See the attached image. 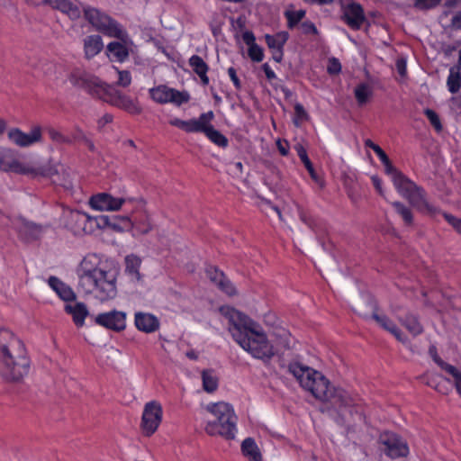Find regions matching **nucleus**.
Instances as JSON below:
<instances>
[{
    "mask_svg": "<svg viewBox=\"0 0 461 461\" xmlns=\"http://www.w3.org/2000/svg\"><path fill=\"white\" fill-rule=\"evenodd\" d=\"M69 83L86 91L94 98L101 99L107 83L81 68H74L68 76Z\"/></svg>",
    "mask_w": 461,
    "mask_h": 461,
    "instance_id": "nucleus-10",
    "label": "nucleus"
},
{
    "mask_svg": "<svg viewBox=\"0 0 461 461\" xmlns=\"http://www.w3.org/2000/svg\"><path fill=\"white\" fill-rule=\"evenodd\" d=\"M262 69L265 72L267 78L271 81L276 77V73L271 69L267 63L262 65Z\"/></svg>",
    "mask_w": 461,
    "mask_h": 461,
    "instance_id": "nucleus-57",
    "label": "nucleus"
},
{
    "mask_svg": "<svg viewBox=\"0 0 461 461\" xmlns=\"http://www.w3.org/2000/svg\"><path fill=\"white\" fill-rule=\"evenodd\" d=\"M341 70V65L336 58H331L329 59L327 71L330 75L339 74Z\"/></svg>",
    "mask_w": 461,
    "mask_h": 461,
    "instance_id": "nucleus-50",
    "label": "nucleus"
},
{
    "mask_svg": "<svg viewBox=\"0 0 461 461\" xmlns=\"http://www.w3.org/2000/svg\"><path fill=\"white\" fill-rule=\"evenodd\" d=\"M113 116L110 113L104 114L98 121L97 126L98 129H103L106 124L111 123L113 122Z\"/></svg>",
    "mask_w": 461,
    "mask_h": 461,
    "instance_id": "nucleus-56",
    "label": "nucleus"
},
{
    "mask_svg": "<svg viewBox=\"0 0 461 461\" xmlns=\"http://www.w3.org/2000/svg\"><path fill=\"white\" fill-rule=\"evenodd\" d=\"M135 327L142 332L153 333L158 330L160 321L157 316L149 312H137L134 315Z\"/></svg>",
    "mask_w": 461,
    "mask_h": 461,
    "instance_id": "nucleus-24",
    "label": "nucleus"
},
{
    "mask_svg": "<svg viewBox=\"0 0 461 461\" xmlns=\"http://www.w3.org/2000/svg\"><path fill=\"white\" fill-rule=\"evenodd\" d=\"M118 73V79L116 85L122 87H127L131 83V75L128 70H120L116 68Z\"/></svg>",
    "mask_w": 461,
    "mask_h": 461,
    "instance_id": "nucleus-47",
    "label": "nucleus"
},
{
    "mask_svg": "<svg viewBox=\"0 0 461 461\" xmlns=\"http://www.w3.org/2000/svg\"><path fill=\"white\" fill-rule=\"evenodd\" d=\"M241 453L249 461H263L261 452L252 438H247L242 441Z\"/></svg>",
    "mask_w": 461,
    "mask_h": 461,
    "instance_id": "nucleus-31",
    "label": "nucleus"
},
{
    "mask_svg": "<svg viewBox=\"0 0 461 461\" xmlns=\"http://www.w3.org/2000/svg\"><path fill=\"white\" fill-rule=\"evenodd\" d=\"M102 38L99 35H91L85 40L84 50L86 59H92L103 50Z\"/></svg>",
    "mask_w": 461,
    "mask_h": 461,
    "instance_id": "nucleus-33",
    "label": "nucleus"
},
{
    "mask_svg": "<svg viewBox=\"0 0 461 461\" xmlns=\"http://www.w3.org/2000/svg\"><path fill=\"white\" fill-rule=\"evenodd\" d=\"M65 311L73 318V321L77 327H82L86 317L88 315V310L85 303H76L75 304H67Z\"/></svg>",
    "mask_w": 461,
    "mask_h": 461,
    "instance_id": "nucleus-28",
    "label": "nucleus"
},
{
    "mask_svg": "<svg viewBox=\"0 0 461 461\" xmlns=\"http://www.w3.org/2000/svg\"><path fill=\"white\" fill-rule=\"evenodd\" d=\"M392 205L394 208L397 214H399L402 217L405 226H413L414 216L410 207L406 206L404 203L401 202H393L392 203Z\"/></svg>",
    "mask_w": 461,
    "mask_h": 461,
    "instance_id": "nucleus-36",
    "label": "nucleus"
},
{
    "mask_svg": "<svg viewBox=\"0 0 461 461\" xmlns=\"http://www.w3.org/2000/svg\"><path fill=\"white\" fill-rule=\"evenodd\" d=\"M42 227L33 222H23L20 227V234L28 241L40 239Z\"/></svg>",
    "mask_w": 461,
    "mask_h": 461,
    "instance_id": "nucleus-34",
    "label": "nucleus"
},
{
    "mask_svg": "<svg viewBox=\"0 0 461 461\" xmlns=\"http://www.w3.org/2000/svg\"><path fill=\"white\" fill-rule=\"evenodd\" d=\"M444 219L453 227V229L461 235V218H457L450 213L443 212Z\"/></svg>",
    "mask_w": 461,
    "mask_h": 461,
    "instance_id": "nucleus-49",
    "label": "nucleus"
},
{
    "mask_svg": "<svg viewBox=\"0 0 461 461\" xmlns=\"http://www.w3.org/2000/svg\"><path fill=\"white\" fill-rule=\"evenodd\" d=\"M31 367L25 344L13 331L0 328V377L9 384H22Z\"/></svg>",
    "mask_w": 461,
    "mask_h": 461,
    "instance_id": "nucleus-2",
    "label": "nucleus"
},
{
    "mask_svg": "<svg viewBox=\"0 0 461 461\" xmlns=\"http://www.w3.org/2000/svg\"><path fill=\"white\" fill-rule=\"evenodd\" d=\"M424 114L427 116V118L429 119L430 124L433 126L435 131L437 132H440L443 129V126H442V123L440 122V119H439L438 113L435 111H433L429 108H427L424 110Z\"/></svg>",
    "mask_w": 461,
    "mask_h": 461,
    "instance_id": "nucleus-46",
    "label": "nucleus"
},
{
    "mask_svg": "<svg viewBox=\"0 0 461 461\" xmlns=\"http://www.w3.org/2000/svg\"><path fill=\"white\" fill-rule=\"evenodd\" d=\"M48 283L62 300L70 302L76 299V294L73 290L58 277L50 276Z\"/></svg>",
    "mask_w": 461,
    "mask_h": 461,
    "instance_id": "nucleus-27",
    "label": "nucleus"
},
{
    "mask_svg": "<svg viewBox=\"0 0 461 461\" xmlns=\"http://www.w3.org/2000/svg\"><path fill=\"white\" fill-rule=\"evenodd\" d=\"M100 100L132 114H140L141 113V108L137 102L133 101L130 96L122 94L110 84H107Z\"/></svg>",
    "mask_w": 461,
    "mask_h": 461,
    "instance_id": "nucleus-11",
    "label": "nucleus"
},
{
    "mask_svg": "<svg viewBox=\"0 0 461 461\" xmlns=\"http://www.w3.org/2000/svg\"><path fill=\"white\" fill-rule=\"evenodd\" d=\"M299 216L302 221H303L310 228L313 229L315 226V219L310 215L307 212L303 209L299 210Z\"/></svg>",
    "mask_w": 461,
    "mask_h": 461,
    "instance_id": "nucleus-51",
    "label": "nucleus"
},
{
    "mask_svg": "<svg viewBox=\"0 0 461 461\" xmlns=\"http://www.w3.org/2000/svg\"><path fill=\"white\" fill-rule=\"evenodd\" d=\"M46 131H47L50 140H53L54 142H57L59 144H71L72 143V140L70 138L63 135L60 131H59L58 130H56L52 127L47 128Z\"/></svg>",
    "mask_w": 461,
    "mask_h": 461,
    "instance_id": "nucleus-44",
    "label": "nucleus"
},
{
    "mask_svg": "<svg viewBox=\"0 0 461 461\" xmlns=\"http://www.w3.org/2000/svg\"><path fill=\"white\" fill-rule=\"evenodd\" d=\"M50 7L68 15L71 20L78 19L83 12L77 0H50Z\"/></svg>",
    "mask_w": 461,
    "mask_h": 461,
    "instance_id": "nucleus-23",
    "label": "nucleus"
},
{
    "mask_svg": "<svg viewBox=\"0 0 461 461\" xmlns=\"http://www.w3.org/2000/svg\"><path fill=\"white\" fill-rule=\"evenodd\" d=\"M214 118L212 111L202 113L197 119L184 121L174 118L169 124L181 129L187 133L203 132L215 145L220 148H226L229 144L228 139L219 131L214 129L212 121Z\"/></svg>",
    "mask_w": 461,
    "mask_h": 461,
    "instance_id": "nucleus-7",
    "label": "nucleus"
},
{
    "mask_svg": "<svg viewBox=\"0 0 461 461\" xmlns=\"http://www.w3.org/2000/svg\"><path fill=\"white\" fill-rule=\"evenodd\" d=\"M78 286L85 294H91L100 302L112 300L117 294L115 274L101 267L86 269L82 266Z\"/></svg>",
    "mask_w": 461,
    "mask_h": 461,
    "instance_id": "nucleus-3",
    "label": "nucleus"
},
{
    "mask_svg": "<svg viewBox=\"0 0 461 461\" xmlns=\"http://www.w3.org/2000/svg\"><path fill=\"white\" fill-rule=\"evenodd\" d=\"M126 312L113 310L97 314L95 317V322L107 330L121 332L126 329Z\"/></svg>",
    "mask_w": 461,
    "mask_h": 461,
    "instance_id": "nucleus-18",
    "label": "nucleus"
},
{
    "mask_svg": "<svg viewBox=\"0 0 461 461\" xmlns=\"http://www.w3.org/2000/svg\"><path fill=\"white\" fill-rule=\"evenodd\" d=\"M438 365L454 377L456 390L461 394V372L456 366L444 362L441 358H438Z\"/></svg>",
    "mask_w": 461,
    "mask_h": 461,
    "instance_id": "nucleus-39",
    "label": "nucleus"
},
{
    "mask_svg": "<svg viewBox=\"0 0 461 461\" xmlns=\"http://www.w3.org/2000/svg\"><path fill=\"white\" fill-rule=\"evenodd\" d=\"M163 410L161 404L157 401L147 402L144 406L140 428L145 436L153 435L162 420Z\"/></svg>",
    "mask_w": 461,
    "mask_h": 461,
    "instance_id": "nucleus-13",
    "label": "nucleus"
},
{
    "mask_svg": "<svg viewBox=\"0 0 461 461\" xmlns=\"http://www.w3.org/2000/svg\"><path fill=\"white\" fill-rule=\"evenodd\" d=\"M9 155L0 153V170L5 171Z\"/></svg>",
    "mask_w": 461,
    "mask_h": 461,
    "instance_id": "nucleus-62",
    "label": "nucleus"
},
{
    "mask_svg": "<svg viewBox=\"0 0 461 461\" xmlns=\"http://www.w3.org/2000/svg\"><path fill=\"white\" fill-rule=\"evenodd\" d=\"M354 311L364 319L371 318L375 321L381 328L393 334L398 341L402 343L408 341L407 337L388 316L378 314L377 302L372 296L366 295L356 302Z\"/></svg>",
    "mask_w": 461,
    "mask_h": 461,
    "instance_id": "nucleus-8",
    "label": "nucleus"
},
{
    "mask_svg": "<svg viewBox=\"0 0 461 461\" xmlns=\"http://www.w3.org/2000/svg\"><path fill=\"white\" fill-rule=\"evenodd\" d=\"M228 74L237 90L241 88V82L237 76V71L233 67L228 68Z\"/></svg>",
    "mask_w": 461,
    "mask_h": 461,
    "instance_id": "nucleus-53",
    "label": "nucleus"
},
{
    "mask_svg": "<svg viewBox=\"0 0 461 461\" xmlns=\"http://www.w3.org/2000/svg\"><path fill=\"white\" fill-rule=\"evenodd\" d=\"M207 277L214 283L222 292L228 295H234L237 291L232 283L225 276L224 273L214 266L206 267Z\"/></svg>",
    "mask_w": 461,
    "mask_h": 461,
    "instance_id": "nucleus-22",
    "label": "nucleus"
},
{
    "mask_svg": "<svg viewBox=\"0 0 461 461\" xmlns=\"http://www.w3.org/2000/svg\"><path fill=\"white\" fill-rule=\"evenodd\" d=\"M206 411L213 416L208 420L204 428L210 436H220L227 440L233 439L237 432L238 417L232 406L220 402L206 406Z\"/></svg>",
    "mask_w": 461,
    "mask_h": 461,
    "instance_id": "nucleus-4",
    "label": "nucleus"
},
{
    "mask_svg": "<svg viewBox=\"0 0 461 461\" xmlns=\"http://www.w3.org/2000/svg\"><path fill=\"white\" fill-rule=\"evenodd\" d=\"M149 95L153 101L158 104L172 103L180 106L190 100V95L186 91H178L165 85H159L149 89Z\"/></svg>",
    "mask_w": 461,
    "mask_h": 461,
    "instance_id": "nucleus-12",
    "label": "nucleus"
},
{
    "mask_svg": "<svg viewBox=\"0 0 461 461\" xmlns=\"http://www.w3.org/2000/svg\"><path fill=\"white\" fill-rule=\"evenodd\" d=\"M289 37L287 31H278L273 34L265 35V41L272 59L277 63H281L284 59V47Z\"/></svg>",
    "mask_w": 461,
    "mask_h": 461,
    "instance_id": "nucleus-19",
    "label": "nucleus"
},
{
    "mask_svg": "<svg viewBox=\"0 0 461 461\" xmlns=\"http://www.w3.org/2000/svg\"><path fill=\"white\" fill-rule=\"evenodd\" d=\"M372 95V90L366 84H360L355 88V97L359 105L365 104Z\"/></svg>",
    "mask_w": 461,
    "mask_h": 461,
    "instance_id": "nucleus-41",
    "label": "nucleus"
},
{
    "mask_svg": "<svg viewBox=\"0 0 461 461\" xmlns=\"http://www.w3.org/2000/svg\"><path fill=\"white\" fill-rule=\"evenodd\" d=\"M108 35L115 37L118 41L107 45L108 52L119 62L128 59L130 50L133 45L125 31H106Z\"/></svg>",
    "mask_w": 461,
    "mask_h": 461,
    "instance_id": "nucleus-15",
    "label": "nucleus"
},
{
    "mask_svg": "<svg viewBox=\"0 0 461 461\" xmlns=\"http://www.w3.org/2000/svg\"><path fill=\"white\" fill-rule=\"evenodd\" d=\"M399 321L414 337L423 332V326L419 318L413 313H407L404 317H398Z\"/></svg>",
    "mask_w": 461,
    "mask_h": 461,
    "instance_id": "nucleus-32",
    "label": "nucleus"
},
{
    "mask_svg": "<svg viewBox=\"0 0 461 461\" xmlns=\"http://www.w3.org/2000/svg\"><path fill=\"white\" fill-rule=\"evenodd\" d=\"M26 4L32 6L48 5L50 6V0H24Z\"/></svg>",
    "mask_w": 461,
    "mask_h": 461,
    "instance_id": "nucleus-60",
    "label": "nucleus"
},
{
    "mask_svg": "<svg viewBox=\"0 0 461 461\" xmlns=\"http://www.w3.org/2000/svg\"><path fill=\"white\" fill-rule=\"evenodd\" d=\"M294 149L297 152L298 157L300 158L301 161L303 163L304 167H306L307 171L309 172L311 177L314 180L317 179V174L315 172V169L313 167L312 163L311 162L306 149L300 143H297L294 146Z\"/></svg>",
    "mask_w": 461,
    "mask_h": 461,
    "instance_id": "nucleus-38",
    "label": "nucleus"
},
{
    "mask_svg": "<svg viewBox=\"0 0 461 461\" xmlns=\"http://www.w3.org/2000/svg\"><path fill=\"white\" fill-rule=\"evenodd\" d=\"M220 312L228 319L229 330L243 349L264 362L275 356L274 347L259 324L232 307L222 306Z\"/></svg>",
    "mask_w": 461,
    "mask_h": 461,
    "instance_id": "nucleus-1",
    "label": "nucleus"
},
{
    "mask_svg": "<svg viewBox=\"0 0 461 461\" xmlns=\"http://www.w3.org/2000/svg\"><path fill=\"white\" fill-rule=\"evenodd\" d=\"M87 136L85 134V132L83 131V130L79 127H75L74 128V131L72 132V141L75 140V141H78V142H83L85 140V139H86Z\"/></svg>",
    "mask_w": 461,
    "mask_h": 461,
    "instance_id": "nucleus-55",
    "label": "nucleus"
},
{
    "mask_svg": "<svg viewBox=\"0 0 461 461\" xmlns=\"http://www.w3.org/2000/svg\"><path fill=\"white\" fill-rule=\"evenodd\" d=\"M133 229L141 235L148 234L152 230L150 218L146 213H141L131 222Z\"/></svg>",
    "mask_w": 461,
    "mask_h": 461,
    "instance_id": "nucleus-37",
    "label": "nucleus"
},
{
    "mask_svg": "<svg viewBox=\"0 0 461 461\" xmlns=\"http://www.w3.org/2000/svg\"><path fill=\"white\" fill-rule=\"evenodd\" d=\"M372 181H373L374 186L377 190V192L381 195H384L383 189H382V181L380 180V178L377 176H373Z\"/></svg>",
    "mask_w": 461,
    "mask_h": 461,
    "instance_id": "nucleus-61",
    "label": "nucleus"
},
{
    "mask_svg": "<svg viewBox=\"0 0 461 461\" xmlns=\"http://www.w3.org/2000/svg\"><path fill=\"white\" fill-rule=\"evenodd\" d=\"M380 441L384 446V453L391 458L403 457L409 454L407 443L395 433H383Z\"/></svg>",
    "mask_w": 461,
    "mask_h": 461,
    "instance_id": "nucleus-16",
    "label": "nucleus"
},
{
    "mask_svg": "<svg viewBox=\"0 0 461 461\" xmlns=\"http://www.w3.org/2000/svg\"><path fill=\"white\" fill-rule=\"evenodd\" d=\"M288 370L299 381L301 386L310 392L315 399L323 402L327 398L332 385L321 372L300 363L290 364Z\"/></svg>",
    "mask_w": 461,
    "mask_h": 461,
    "instance_id": "nucleus-6",
    "label": "nucleus"
},
{
    "mask_svg": "<svg viewBox=\"0 0 461 461\" xmlns=\"http://www.w3.org/2000/svg\"><path fill=\"white\" fill-rule=\"evenodd\" d=\"M447 89L451 94L457 93L461 88V68L455 65L450 68L447 79Z\"/></svg>",
    "mask_w": 461,
    "mask_h": 461,
    "instance_id": "nucleus-35",
    "label": "nucleus"
},
{
    "mask_svg": "<svg viewBox=\"0 0 461 461\" xmlns=\"http://www.w3.org/2000/svg\"><path fill=\"white\" fill-rule=\"evenodd\" d=\"M9 140L19 147H29L42 139L41 128L35 125L30 133H24L18 128H13L8 131Z\"/></svg>",
    "mask_w": 461,
    "mask_h": 461,
    "instance_id": "nucleus-20",
    "label": "nucleus"
},
{
    "mask_svg": "<svg viewBox=\"0 0 461 461\" xmlns=\"http://www.w3.org/2000/svg\"><path fill=\"white\" fill-rule=\"evenodd\" d=\"M382 163L384 166L385 173L392 176L395 188L398 186V181L402 180H402L407 178L406 176H404L401 171L393 166L389 158L386 159V162Z\"/></svg>",
    "mask_w": 461,
    "mask_h": 461,
    "instance_id": "nucleus-42",
    "label": "nucleus"
},
{
    "mask_svg": "<svg viewBox=\"0 0 461 461\" xmlns=\"http://www.w3.org/2000/svg\"><path fill=\"white\" fill-rule=\"evenodd\" d=\"M203 386V389L208 393L214 392L218 387V379L212 375L210 370H204L202 373Z\"/></svg>",
    "mask_w": 461,
    "mask_h": 461,
    "instance_id": "nucleus-40",
    "label": "nucleus"
},
{
    "mask_svg": "<svg viewBox=\"0 0 461 461\" xmlns=\"http://www.w3.org/2000/svg\"><path fill=\"white\" fill-rule=\"evenodd\" d=\"M5 171L43 177H52L54 175L58 174L57 169L50 165H43L35 167L29 164L23 163L12 156L8 157Z\"/></svg>",
    "mask_w": 461,
    "mask_h": 461,
    "instance_id": "nucleus-14",
    "label": "nucleus"
},
{
    "mask_svg": "<svg viewBox=\"0 0 461 461\" xmlns=\"http://www.w3.org/2000/svg\"><path fill=\"white\" fill-rule=\"evenodd\" d=\"M83 14L85 19L94 29H119L117 22L98 8L90 5L84 6Z\"/></svg>",
    "mask_w": 461,
    "mask_h": 461,
    "instance_id": "nucleus-17",
    "label": "nucleus"
},
{
    "mask_svg": "<svg viewBox=\"0 0 461 461\" xmlns=\"http://www.w3.org/2000/svg\"><path fill=\"white\" fill-rule=\"evenodd\" d=\"M82 143L85 144L90 151H92V152L95 151V149H96L95 146L94 142L92 141V140H90L88 137L86 139H85V140Z\"/></svg>",
    "mask_w": 461,
    "mask_h": 461,
    "instance_id": "nucleus-64",
    "label": "nucleus"
},
{
    "mask_svg": "<svg viewBox=\"0 0 461 461\" xmlns=\"http://www.w3.org/2000/svg\"><path fill=\"white\" fill-rule=\"evenodd\" d=\"M303 1L307 4H311V5L317 4L320 5H330L334 2V0H303Z\"/></svg>",
    "mask_w": 461,
    "mask_h": 461,
    "instance_id": "nucleus-63",
    "label": "nucleus"
},
{
    "mask_svg": "<svg viewBox=\"0 0 461 461\" xmlns=\"http://www.w3.org/2000/svg\"><path fill=\"white\" fill-rule=\"evenodd\" d=\"M123 198H114L106 193H99L91 196L89 204L99 211H117L124 203Z\"/></svg>",
    "mask_w": 461,
    "mask_h": 461,
    "instance_id": "nucleus-21",
    "label": "nucleus"
},
{
    "mask_svg": "<svg viewBox=\"0 0 461 461\" xmlns=\"http://www.w3.org/2000/svg\"><path fill=\"white\" fill-rule=\"evenodd\" d=\"M285 16L287 20V25L290 29L296 26L305 16L304 10H286L285 12Z\"/></svg>",
    "mask_w": 461,
    "mask_h": 461,
    "instance_id": "nucleus-43",
    "label": "nucleus"
},
{
    "mask_svg": "<svg viewBox=\"0 0 461 461\" xmlns=\"http://www.w3.org/2000/svg\"><path fill=\"white\" fill-rule=\"evenodd\" d=\"M344 16L347 23L352 28L356 27L358 29L365 21V14L362 5L355 2L346 6Z\"/></svg>",
    "mask_w": 461,
    "mask_h": 461,
    "instance_id": "nucleus-25",
    "label": "nucleus"
},
{
    "mask_svg": "<svg viewBox=\"0 0 461 461\" xmlns=\"http://www.w3.org/2000/svg\"><path fill=\"white\" fill-rule=\"evenodd\" d=\"M327 411H334L344 420V414L348 413L351 417L358 416L359 420H365V406L357 394L351 393L340 386L332 385L328 393L327 398L323 400Z\"/></svg>",
    "mask_w": 461,
    "mask_h": 461,
    "instance_id": "nucleus-5",
    "label": "nucleus"
},
{
    "mask_svg": "<svg viewBox=\"0 0 461 461\" xmlns=\"http://www.w3.org/2000/svg\"><path fill=\"white\" fill-rule=\"evenodd\" d=\"M442 0H415L414 5L420 10L431 9L438 5Z\"/></svg>",
    "mask_w": 461,
    "mask_h": 461,
    "instance_id": "nucleus-48",
    "label": "nucleus"
},
{
    "mask_svg": "<svg viewBox=\"0 0 461 461\" xmlns=\"http://www.w3.org/2000/svg\"><path fill=\"white\" fill-rule=\"evenodd\" d=\"M188 62L194 72L200 77L202 84L207 86L209 84L207 77L209 67L205 61L200 56L193 55Z\"/></svg>",
    "mask_w": 461,
    "mask_h": 461,
    "instance_id": "nucleus-29",
    "label": "nucleus"
},
{
    "mask_svg": "<svg viewBox=\"0 0 461 461\" xmlns=\"http://www.w3.org/2000/svg\"><path fill=\"white\" fill-rule=\"evenodd\" d=\"M141 265V259L135 255H129L125 258V273L132 282H140L141 280V275L140 273V267Z\"/></svg>",
    "mask_w": 461,
    "mask_h": 461,
    "instance_id": "nucleus-30",
    "label": "nucleus"
},
{
    "mask_svg": "<svg viewBox=\"0 0 461 461\" xmlns=\"http://www.w3.org/2000/svg\"><path fill=\"white\" fill-rule=\"evenodd\" d=\"M99 225H102L103 227L104 226H109V227H112L113 229H116V225L115 223L112 222L111 221V219L109 216H101L99 218Z\"/></svg>",
    "mask_w": 461,
    "mask_h": 461,
    "instance_id": "nucleus-59",
    "label": "nucleus"
},
{
    "mask_svg": "<svg viewBox=\"0 0 461 461\" xmlns=\"http://www.w3.org/2000/svg\"><path fill=\"white\" fill-rule=\"evenodd\" d=\"M453 29H461V12H457L451 18Z\"/></svg>",
    "mask_w": 461,
    "mask_h": 461,
    "instance_id": "nucleus-58",
    "label": "nucleus"
},
{
    "mask_svg": "<svg viewBox=\"0 0 461 461\" xmlns=\"http://www.w3.org/2000/svg\"><path fill=\"white\" fill-rule=\"evenodd\" d=\"M396 70L401 77H405L407 73L406 60L403 58H400L395 63Z\"/></svg>",
    "mask_w": 461,
    "mask_h": 461,
    "instance_id": "nucleus-54",
    "label": "nucleus"
},
{
    "mask_svg": "<svg viewBox=\"0 0 461 461\" xmlns=\"http://www.w3.org/2000/svg\"><path fill=\"white\" fill-rule=\"evenodd\" d=\"M309 120V115L305 111L303 104L297 103L294 105V123L295 126H300L303 122Z\"/></svg>",
    "mask_w": 461,
    "mask_h": 461,
    "instance_id": "nucleus-45",
    "label": "nucleus"
},
{
    "mask_svg": "<svg viewBox=\"0 0 461 461\" xmlns=\"http://www.w3.org/2000/svg\"><path fill=\"white\" fill-rule=\"evenodd\" d=\"M243 41L248 45V56L254 62H261L264 59L262 47L256 43V37L252 31H244Z\"/></svg>",
    "mask_w": 461,
    "mask_h": 461,
    "instance_id": "nucleus-26",
    "label": "nucleus"
},
{
    "mask_svg": "<svg viewBox=\"0 0 461 461\" xmlns=\"http://www.w3.org/2000/svg\"><path fill=\"white\" fill-rule=\"evenodd\" d=\"M276 147L282 156H287L289 153V143L285 140L278 139L276 140Z\"/></svg>",
    "mask_w": 461,
    "mask_h": 461,
    "instance_id": "nucleus-52",
    "label": "nucleus"
},
{
    "mask_svg": "<svg viewBox=\"0 0 461 461\" xmlns=\"http://www.w3.org/2000/svg\"><path fill=\"white\" fill-rule=\"evenodd\" d=\"M396 189L419 212L429 216L439 212V209L428 201L426 191L410 178L398 181Z\"/></svg>",
    "mask_w": 461,
    "mask_h": 461,
    "instance_id": "nucleus-9",
    "label": "nucleus"
}]
</instances>
